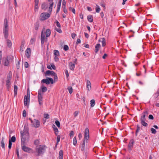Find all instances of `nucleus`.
I'll return each instance as SVG.
<instances>
[{
    "instance_id": "nucleus-17",
    "label": "nucleus",
    "mask_w": 159,
    "mask_h": 159,
    "mask_svg": "<svg viewBox=\"0 0 159 159\" xmlns=\"http://www.w3.org/2000/svg\"><path fill=\"white\" fill-rule=\"evenodd\" d=\"M45 75H55V73L53 71L48 70L46 72Z\"/></svg>"
},
{
    "instance_id": "nucleus-2",
    "label": "nucleus",
    "mask_w": 159,
    "mask_h": 159,
    "mask_svg": "<svg viewBox=\"0 0 159 159\" xmlns=\"http://www.w3.org/2000/svg\"><path fill=\"white\" fill-rule=\"evenodd\" d=\"M84 138L83 143L80 144V148L82 151L84 150L85 143H88L89 138V131L88 128L85 129L84 131Z\"/></svg>"
},
{
    "instance_id": "nucleus-20",
    "label": "nucleus",
    "mask_w": 159,
    "mask_h": 159,
    "mask_svg": "<svg viewBox=\"0 0 159 159\" xmlns=\"http://www.w3.org/2000/svg\"><path fill=\"white\" fill-rule=\"evenodd\" d=\"M63 152L62 150L60 151L59 153V159H63Z\"/></svg>"
},
{
    "instance_id": "nucleus-63",
    "label": "nucleus",
    "mask_w": 159,
    "mask_h": 159,
    "mask_svg": "<svg viewBox=\"0 0 159 159\" xmlns=\"http://www.w3.org/2000/svg\"><path fill=\"white\" fill-rule=\"evenodd\" d=\"M148 118L150 119L151 120H153L154 119L153 116L152 115H149L148 116Z\"/></svg>"
},
{
    "instance_id": "nucleus-60",
    "label": "nucleus",
    "mask_w": 159,
    "mask_h": 159,
    "mask_svg": "<svg viewBox=\"0 0 159 159\" xmlns=\"http://www.w3.org/2000/svg\"><path fill=\"white\" fill-rule=\"evenodd\" d=\"M12 145V143L10 141H9V145H8V148L9 149H10Z\"/></svg>"
},
{
    "instance_id": "nucleus-54",
    "label": "nucleus",
    "mask_w": 159,
    "mask_h": 159,
    "mask_svg": "<svg viewBox=\"0 0 159 159\" xmlns=\"http://www.w3.org/2000/svg\"><path fill=\"white\" fill-rule=\"evenodd\" d=\"M55 29H56V30L57 32H59V33H61L62 32V31H61V29L60 28H56Z\"/></svg>"
},
{
    "instance_id": "nucleus-34",
    "label": "nucleus",
    "mask_w": 159,
    "mask_h": 159,
    "mask_svg": "<svg viewBox=\"0 0 159 159\" xmlns=\"http://www.w3.org/2000/svg\"><path fill=\"white\" fill-rule=\"evenodd\" d=\"M54 54L56 56H59V52L57 50H55L54 51Z\"/></svg>"
},
{
    "instance_id": "nucleus-35",
    "label": "nucleus",
    "mask_w": 159,
    "mask_h": 159,
    "mask_svg": "<svg viewBox=\"0 0 159 159\" xmlns=\"http://www.w3.org/2000/svg\"><path fill=\"white\" fill-rule=\"evenodd\" d=\"M137 129L136 130V132H135V134H136V136L137 135V133L139 132V131L140 129V127L139 125H137Z\"/></svg>"
},
{
    "instance_id": "nucleus-13",
    "label": "nucleus",
    "mask_w": 159,
    "mask_h": 159,
    "mask_svg": "<svg viewBox=\"0 0 159 159\" xmlns=\"http://www.w3.org/2000/svg\"><path fill=\"white\" fill-rule=\"evenodd\" d=\"M47 40V38H46L45 39V34L44 33H43V31H42L41 32V44L43 45L44 44L45 40Z\"/></svg>"
},
{
    "instance_id": "nucleus-5",
    "label": "nucleus",
    "mask_w": 159,
    "mask_h": 159,
    "mask_svg": "<svg viewBox=\"0 0 159 159\" xmlns=\"http://www.w3.org/2000/svg\"><path fill=\"white\" fill-rule=\"evenodd\" d=\"M50 16V14L47 12L42 13L40 16V20L43 21L47 19Z\"/></svg>"
},
{
    "instance_id": "nucleus-16",
    "label": "nucleus",
    "mask_w": 159,
    "mask_h": 159,
    "mask_svg": "<svg viewBox=\"0 0 159 159\" xmlns=\"http://www.w3.org/2000/svg\"><path fill=\"white\" fill-rule=\"evenodd\" d=\"M101 48V45L99 43H97L95 47L94 52L97 53Z\"/></svg>"
},
{
    "instance_id": "nucleus-48",
    "label": "nucleus",
    "mask_w": 159,
    "mask_h": 159,
    "mask_svg": "<svg viewBox=\"0 0 159 159\" xmlns=\"http://www.w3.org/2000/svg\"><path fill=\"white\" fill-rule=\"evenodd\" d=\"M11 80L7 79L6 85H11L10 81Z\"/></svg>"
},
{
    "instance_id": "nucleus-53",
    "label": "nucleus",
    "mask_w": 159,
    "mask_h": 159,
    "mask_svg": "<svg viewBox=\"0 0 159 159\" xmlns=\"http://www.w3.org/2000/svg\"><path fill=\"white\" fill-rule=\"evenodd\" d=\"M52 127L54 131H57V130H58L57 128L54 125H52Z\"/></svg>"
},
{
    "instance_id": "nucleus-52",
    "label": "nucleus",
    "mask_w": 159,
    "mask_h": 159,
    "mask_svg": "<svg viewBox=\"0 0 159 159\" xmlns=\"http://www.w3.org/2000/svg\"><path fill=\"white\" fill-rule=\"evenodd\" d=\"M70 136V138L72 137L74 135V131H71L69 134Z\"/></svg>"
},
{
    "instance_id": "nucleus-11",
    "label": "nucleus",
    "mask_w": 159,
    "mask_h": 159,
    "mask_svg": "<svg viewBox=\"0 0 159 159\" xmlns=\"http://www.w3.org/2000/svg\"><path fill=\"white\" fill-rule=\"evenodd\" d=\"M148 115V111H144L142 114H141V116L140 118L141 120H145L146 118L145 116L147 117Z\"/></svg>"
},
{
    "instance_id": "nucleus-10",
    "label": "nucleus",
    "mask_w": 159,
    "mask_h": 159,
    "mask_svg": "<svg viewBox=\"0 0 159 159\" xmlns=\"http://www.w3.org/2000/svg\"><path fill=\"white\" fill-rule=\"evenodd\" d=\"M33 126L35 128H38L40 125L39 121L37 120L34 119L33 123H32Z\"/></svg>"
},
{
    "instance_id": "nucleus-15",
    "label": "nucleus",
    "mask_w": 159,
    "mask_h": 159,
    "mask_svg": "<svg viewBox=\"0 0 159 159\" xmlns=\"http://www.w3.org/2000/svg\"><path fill=\"white\" fill-rule=\"evenodd\" d=\"M48 2H49V4L50 5V6L49 7V11H51L52 10V8L53 5V0H48Z\"/></svg>"
},
{
    "instance_id": "nucleus-59",
    "label": "nucleus",
    "mask_w": 159,
    "mask_h": 159,
    "mask_svg": "<svg viewBox=\"0 0 159 159\" xmlns=\"http://www.w3.org/2000/svg\"><path fill=\"white\" fill-rule=\"evenodd\" d=\"M44 118L45 119H49V116L48 114H44Z\"/></svg>"
},
{
    "instance_id": "nucleus-36",
    "label": "nucleus",
    "mask_w": 159,
    "mask_h": 159,
    "mask_svg": "<svg viewBox=\"0 0 159 159\" xmlns=\"http://www.w3.org/2000/svg\"><path fill=\"white\" fill-rule=\"evenodd\" d=\"M16 140V137L15 136H13L11 139H10L9 141H10L11 142H15Z\"/></svg>"
},
{
    "instance_id": "nucleus-56",
    "label": "nucleus",
    "mask_w": 159,
    "mask_h": 159,
    "mask_svg": "<svg viewBox=\"0 0 159 159\" xmlns=\"http://www.w3.org/2000/svg\"><path fill=\"white\" fill-rule=\"evenodd\" d=\"M35 39H34L32 38L30 40V43L31 44H33L35 43Z\"/></svg>"
},
{
    "instance_id": "nucleus-40",
    "label": "nucleus",
    "mask_w": 159,
    "mask_h": 159,
    "mask_svg": "<svg viewBox=\"0 0 159 159\" xmlns=\"http://www.w3.org/2000/svg\"><path fill=\"white\" fill-rule=\"evenodd\" d=\"M77 143V142L76 139V137H75L73 138V144L75 146L76 145V144Z\"/></svg>"
},
{
    "instance_id": "nucleus-31",
    "label": "nucleus",
    "mask_w": 159,
    "mask_h": 159,
    "mask_svg": "<svg viewBox=\"0 0 159 159\" xmlns=\"http://www.w3.org/2000/svg\"><path fill=\"white\" fill-rule=\"evenodd\" d=\"M88 21L90 22H92L93 21V16L91 15H89L87 17Z\"/></svg>"
},
{
    "instance_id": "nucleus-28",
    "label": "nucleus",
    "mask_w": 159,
    "mask_h": 159,
    "mask_svg": "<svg viewBox=\"0 0 159 159\" xmlns=\"http://www.w3.org/2000/svg\"><path fill=\"white\" fill-rule=\"evenodd\" d=\"M4 138L2 137L1 141V146L4 149L5 148V144L4 142Z\"/></svg>"
},
{
    "instance_id": "nucleus-24",
    "label": "nucleus",
    "mask_w": 159,
    "mask_h": 159,
    "mask_svg": "<svg viewBox=\"0 0 159 159\" xmlns=\"http://www.w3.org/2000/svg\"><path fill=\"white\" fill-rule=\"evenodd\" d=\"M4 65L5 66H8L9 65V62L7 58H5L3 61Z\"/></svg>"
},
{
    "instance_id": "nucleus-29",
    "label": "nucleus",
    "mask_w": 159,
    "mask_h": 159,
    "mask_svg": "<svg viewBox=\"0 0 159 159\" xmlns=\"http://www.w3.org/2000/svg\"><path fill=\"white\" fill-rule=\"evenodd\" d=\"M41 92L43 93L46 92L47 90V88L46 87L43 86V85L41 86Z\"/></svg>"
},
{
    "instance_id": "nucleus-62",
    "label": "nucleus",
    "mask_w": 159,
    "mask_h": 159,
    "mask_svg": "<svg viewBox=\"0 0 159 159\" xmlns=\"http://www.w3.org/2000/svg\"><path fill=\"white\" fill-rule=\"evenodd\" d=\"M66 2L65 0H63L62 1V7L64 6H66Z\"/></svg>"
},
{
    "instance_id": "nucleus-49",
    "label": "nucleus",
    "mask_w": 159,
    "mask_h": 159,
    "mask_svg": "<svg viewBox=\"0 0 159 159\" xmlns=\"http://www.w3.org/2000/svg\"><path fill=\"white\" fill-rule=\"evenodd\" d=\"M20 63V61H18L17 63L16 64V66L18 69H19Z\"/></svg>"
},
{
    "instance_id": "nucleus-12",
    "label": "nucleus",
    "mask_w": 159,
    "mask_h": 159,
    "mask_svg": "<svg viewBox=\"0 0 159 159\" xmlns=\"http://www.w3.org/2000/svg\"><path fill=\"white\" fill-rule=\"evenodd\" d=\"M134 140L133 139L130 140L128 144V150L130 152L132 150L133 148Z\"/></svg>"
},
{
    "instance_id": "nucleus-51",
    "label": "nucleus",
    "mask_w": 159,
    "mask_h": 159,
    "mask_svg": "<svg viewBox=\"0 0 159 159\" xmlns=\"http://www.w3.org/2000/svg\"><path fill=\"white\" fill-rule=\"evenodd\" d=\"M63 8V11L65 14H67V11L66 8V6H64L63 7H62Z\"/></svg>"
},
{
    "instance_id": "nucleus-1",
    "label": "nucleus",
    "mask_w": 159,
    "mask_h": 159,
    "mask_svg": "<svg viewBox=\"0 0 159 159\" xmlns=\"http://www.w3.org/2000/svg\"><path fill=\"white\" fill-rule=\"evenodd\" d=\"M3 34L4 38L6 39L7 43V45L8 47H10L12 45L11 41L7 38L8 35L9 27L7 20L5 18L4 20L3 25Z\"/></svg>"
},
{
    "instance_id": "nucleus-14",
    "label": "nucleus",
    "mask_w": 159,
    "mask_h": 159,
    "mask_svg": "<svg viewBox=\"0 0 159 159\" xmlns=\"http://www.w3.org/2000/svg\"><path fill=\"white\" fill-rule=\"evenodd\" d=\"M25 55L28 58L30 57L31 54V50L30 48H27L25 51Z\"/></svg>"
},
{
    "instance_id": "nucleus-61",
    "label": "nucleus",
    "mask_w": 159,
    "mask_h": 159,
    "mask_svg": "<svg viewBox=\"0 0 159 159\" xmlns=\"http://www.w3.org/2000/svg\"><path fill=\"white\" fill-rule=\"evenodd\" d=\"M26 111L24 110L23 111V116L24 117H25L26 116Z\"/></svg>"
},
{
    "instance_id": "nucleus-6",
    "label": "nucleus",
    "mask_w": 159,
    "mask_h": 159,
    "mask_svg": "<svg viewBox=\"0 0 159 159\" xmlns=\"http://www.w3.org/2000/svg\"><path fill=\"white\" fill-rule=\"evenodd\" d=\"M43 93H42V92L41 90H39L38 91V101L39 104L41 105L43 104L42 99H43Z\"/></svg>"
},
{
    "instance_id": "nucleus-27",
    "label": "nucleus",
    "mask_w": 159,
    "mask_h": 159,
    "mask_svg": "<svg viewBox=\"0 0 159 159\" xmlns=\"http://www.w3.org/2000/svg\"><path fill=\"white\" fill-rule=\"evenodd\" d=\"M17 89L18 87L16 85H15L14 86V93L15 96H16L17 93Z\"/></svg>"
},
{
    "instance_id": "nucleus-41",
    "label": "nucleus",
    "mask_w": 159,
    "mask_h": 159,
    "mask_svg": "<svg viewBox=\"0 0 159 159\" xmlns=\"http://www.w3.org/2000/svg\"><path fill=\"white\" fill-rule=\"evenodd\" d=\"M97 7L96 8V11L97 13H99L101 10V9L99 6L96 5Z\"/></svg>"
},
{
    "instance_id": "nucleus-18",
    "label": "nucleus",
    "mask_w": 159,
    "mask_h": 159,
    "mask_svg": "<svg viewBox=\"0 0 159 159\" xmlns=\"http://www.w3.org/2000/svg\"><path fill=\"white\" fill-rule=\"evenodd\" d=\"M86 84L87 88L89 90V91L90 90L91 88V82L89 80H87V81Z\"/></svg>"
},
{
    "instance_id": "nucleus-44",
    "label": "nucleus",
    "mask_w": 159,
    "mask_h": 159,
    "mask_svg": "<svg viewBox=\"0 0 159 159\" xmlns=\"http://www.w3.org/2000/svg\"><path fill=\"white\" fill-rule=\"evenodd\" d=\"M39 8L38 4H35L34 5V11L36 12Z\"/></svg>"
},
{
    "instance_id": "nucleus-8",
    "label": "nucleus",
    "mask_w": 159,
    "mask_h": 159,
    "mask_svg": "<svg viewBox=\"0 0 159 159\" xmlns=\"http://www.w3.org/2000/svg\"><path fill=\"white\" fill-rule=\"evenodd\" d=\"M22 149L24 152H31L32 153H35V151L33 150V149L30 148L26 146H23L21 147Z\"/></svg>"
},
{
    "instance_id": "nucleus-38",
    "label": "nucleus",
    "mask_w": 159,
    "mask_h": 159,
    "mask_svg": "<svg viewBox=\"0 0 159 159\" xmlns=\"http://www.w3.org/2000/svg\"><path fill=\"white\" fill-rule=\"evenodd\" d=\"M39 24L37 22L35 24L34 28L36 30H37L38 29L39 27Z\"/></svg>"
},
{
    "instance_id": "nucleus-33",
    "label": "nucleus",
    "mask_w": 159,
    "mask_h": 159,
    "mask_svg": "<svg viewBox=\"0 0 159 159\" xmlns=\"http://www.w3.org/2000/svg\"><path fill=\"white\" fill-rule=\"evenodd\" d=\"M95 104V101L94 99H92L90 101V106L91 107L94 106Z\"/></svg>"
},
{
    "instance_id": "nucleus-26",
    "label": "nucleus",
    "mask_w": 159,
    "mask_h": 159,
    "mask_svg": "<svg viewBox=\"0 0 159 159\" xmlns=\"http://www.w3.org/2000/svg\"><path fill=\"white\" fill-rule=\"evenodd\" d=\"M25 44V42L24 41H23L21 43V45L20 46V51L21 52H22L24 51V48Z\"/></svg>"
},
{
    "instance_id": "nucleus-39",
    "label": "nucleus",
    "mask_w": 159,
    "mask_h": 159,
    "mask_svg": "<svg viewBox=\"0 0 159 159\" xmlns=\"http://www.w3.org/2000/svg\"><path fill=\"white\" fill-rule=\"evenodd\" d=\"M34 144L36 146H39V140H36L34 141Z\"/></svg>"
},
{
    "instance_id": "nucleus-30",
    "label": "nucleus",
    "mask_w": 159,
    "mask_h": 159,
    "mask_svg": "<svg viewBox=\"0 0 159 159\" xmlns=\"http://www.w3.org/2000/svg\"><path fill=\"white\" fill-rule=\"evenodd\" d=\"M141 124L144 126L147 127L148 125V124L145 122V120H141Z\"/></svg>"
},
{
    "instance_id": "nucleus-58",
    "label": "nucleus",
    "mask_w": 159,
    "mask_h": 159,
    "mask_svg": "<svg viewBox=\"0 0 159 159\" xmlns=\"http://www.w3.org/2000/svg\"><path fill=\"white\" fill-rule=\"evenodd\" d=\"M60 135H57V143H58L60 141Z\"/></svg>"
},
{
    "instance_id": "nucleus-3",
    "label": "nucleus",
    "mask_w": 159,
    "mask_h": 159,
    "mask_svg": "<svg viewBox=\"0 0 159 159\" xmlns=\"http://www.w3.org/2000/svg\"><path fill=\"white\" fill-rule=\"evenodd\" d=\"M47 148V147L43 145H40L36 146L35 149V155L36 156H39L43 155L45 152Z\"/></svg>"
},
{
    "instance_id": "nucleus-22",
    "label": "nucleus",
    "mask_w": 159,
    "mask_h": 159,
    "mask_svg": "<svg viewBox=\"0 0 159 159\" xmlns=\"http://www.w3.org/2000/svg\"><path fill=\"white\" fill-rule=\"evenodd\" d=\"M159 96V89H158L156 93H155L153 95V97L154 98H156Z\"/></svg>"
},
{
    "instance_id": "nucleus-25",
    "label": "nucleus",
    "mask_w": 159,
    "mask_h": 159,
    "mask_svg": "<svg viewBox=\"0 0 159 159\" xmlns=\"http://www.w3.org/2000/svg\"><path fill=\"white\" fill-rule=\"evenodd\" d=\"M41 7L42 9L46 10L48 8V6L44 2L42 4Z\"/></svg>"
},
{
    "instance_id": "nucleus-9",
    "label": "nucleus",
    "mask_w": 159,
    "mask_h": 159,
    "mask_svg": "<svg viewBox=\"0 0 159 159\" xmlns=\"http://www.w3.org/2000/svg\"><path fill=\"white\" fill-rule=\"evenodd\" d=\"M30 100V94L29 95H25L24 97V105L25 106H27L29 103Z\"/></svg>"
},
{
    "instance_id": "nucleus-32",
    "label": "nucleus",
    "mask_w": 159,
    "mask_h": 159,
    "mask_svg": "<svg viewBox=\"0 0 159 159\" xmlns=\"http://www.w3.org/2000/svg\"><path fill=\"white\" fill-rule=\"evenodd\" d=\"M102 45L103 47H104L106 45V40L105 38H103L102 39Z\"/></svg>"
},
{
    "instance_id": "nucleus-43",
    "label": "nucleus",
    "mask_w": 159,
    "mask_h": 159,
    "mask_svg": "<svg viewBox=\"0 0 159 159\" xmlns=\"http://www.w3.org/2000/svg\"><path fill=\"white\" fill-rule=\"evenodd\" d=\"M151 131L152 133L154 134H155L157 132L156 130L153 128H151Z\"/></svg>"
},
{
    "instance_id": "nucleus-42",
    "label": "nucleus",
    "mask_w": 159,
    "mask_h": 159,
    "mask_svg": "<svg viewBox=\"0 0 159 159\" xmlns=\"http://www.w3.org/2000/svg\"><path fill=\"white\" fill-rule=\"evenodd\" d=\"M63 49L65 51H66L68 50L69 47L67 45H65L63 47Z\"/></svg>"
},
{
    "instance_id": "nucleus-21",
    "label": "nucleus",
    "mask_w": 159,
    "mask_h": 159,
    "mask_svg": "<svg viewBox=\"0 0 159 159\" xmlns=\"http://www.w3.org/2000/svg\"><path fill=\"white\" fill-rule=\"evenodd\" d=\"M12 77V72L11 71H10L7 75V79L11 80Z\"/></svg>"
},
{
    "instance_id": "nucleus-57",
    "label": "nucleus",
    "mask_w": 159,
    "mask_h": 159,
    "mask_svg": "<svg viewBox=\"0 0 159 159\" xmlns=\"http://www.w3.org/2000/svg\"><path fill=\"white\" fill-rule=\"evenodd\" d=\"M76 36V34L74 33H73L71 34V36L73 39H74Z\"/></svg>"
},
{
    "instance_id": "nucleus-7",
    "label": "nucleus",
    "mask_w": 159,
    "mask_h": 159,
    "mask_svg": "<svg viewBox=\"0 0 159 159\" xmlns=\"http://www.w3.org/2000/svg\"><path fill=\"white\" fill-rule=\"evenodd\" d=\"M41 83H46L47 84H49L50 83L52 84H53V80L52 78H48L46 79H43L41 80Z\"/></svg>"
},
{
    "instance_id": "nucleus-37",
    "label": "nucleus",
    "mask_w": 159,
    "mask_h": 159,
    "mask_svg": "<svg viewBox=\"0 0 159 159\" xmlns=\"http://www.w3.org/2000/svg\"><path fill=\"white\" fill-rule=\"evenodd\" d=\"M70 93L71 94L73 92V89L71 86H69L67 88Z\"/></svg>"
},
{
    "instance_id": "nucleus-19",
    "label": "nucleus",
    "mask_w": 159,
    "mask_h": 159,
    "mask_svg": "<svg viewBox=\"0 0 159 159\" xmlns=\"http://www.w3.org/2000/svg\"><path fill=\"white\" fill-rule=\"evenodd\" d=\"M69 66L70 69L72 70H74L75 67V64L72 62H70L69 64Z\"/></svg>"
},
{
    "instance_id": "nucleus-45",
    "label": "nucleus",
    "mask_w": 159,
    "mask_h": 159,
    "mask_svg": "<svg viewBox=\"0 0 159 159\" xmlns=\"http://www.w3.org/2000/svg\"><path fill=\"white\" fill-rule=\"evenodd\" d=\"M69 9L70 11H71L72 12H73L74 14H75V10L74 8H73L72 7H70Z\"/></svg>"
},
{
    "instance_id": "nucleus-55",
    "label": "nucleus",
    "mask_w": 159,
    "mask_h": 159,
    "mask_svg": "<svg viewBox=\"0 0 159 159\" xmlns=\"http://www.w3.org/2000/svg\"><path fill=\"white\" fill-rule=\"evenodd\" d=\"M79 113V111H75L74 113V117H75L77 116H78Z\"/></svg>"
},
{
    "instance_id": "nucleus-23",
    "label": "nucleus",
    "mask_w": 159,
    "mask_h": 159,
    "mask_svg": "<svg viewBox=\"0 0 159 159\" xmlns=\"http://www.w3.org/2000/svg\"><path fill=\"white\" fill-rule=\"evenodd\" d=\"M51 34L50 30L49 29H47L46 31V36L47 37H49Z\"/></svg>"
},
{
    "instance_id": "nucleus-64",
    "label": "nucleus",
    "mask_w": 159,
    "mask_h": 159,
    "mask_svg": "<svg viewBox=\"0 0 159 159\" xmlns=\"http://www.w3.org/2000/svg\"><path fill=\"white\" fill-rule=\"evenodd\" d=\"M62 0H59L58 2V3L57 4V7H59H59H61V2Z\"/></svg>"
},
{
    "instance_id": "nucleus-46",
    "label": "nucleus",
    "mask_w": 159,
    "mask_h": 159,
    "mask_svg": "<svg viewBox=\"0 0 159 159\" xmlns=\"http://www.w3.org/2000/svg\"><path fill=\"white\" fill-rule=\"evenodd\" d=\"M55 123L57 126L58 127H60V123L58 120H56L55 121Z\"/></svg>"
},
{
    "instance_id": "nucleus-4",
    "label": "nucleus",
    "mask_w": 159,
    "mask_h": 159,
    "mask_svg": "<svg viewBox=\"0 0 159 159\" xmlns=\"http://www.w3.org/2000/svg\"><path fill=\"white\" fill-rule=\"evenodd\" d=\"M20 134L22 137L21 147H22L23 146H25L26 140L25 138H24V136L26 134H28V133L26 130H25V129H24L23 131L20 132Z\"/></svg>"
},
{
    "instance_id": "nucleus-47",
    "label": "nucleus",
    "mask_w": 159,
    "mask_h": 159,
    "mask_svg": "<svg viewBox=\"0 0 159 159\" xmlns=\"http://www.w3.org/2000/svg\"><path fill=\"white\" fill-rule=\"evenodd\" d=\"M56 24L57 26V27H58V28H61V26L60 23L57 20L56 21Z\"/></svg>"
},
{
    "instance_id": "nucleus-50",
    "label": "nucleus",
    "mask_w": 159,
    "mask_h": 159,
    "mask_svg": "<svg viewBox=\"0 0 159 159\" xmlns=\"http://www.w3.org/2000/svg\"><path fill=\"white\" fill-rule=\"evenodd\" d=\"M25 67V68H28L29 66V64L27 62H25L24 63Z\"/></svg>"
}]
</instances>
